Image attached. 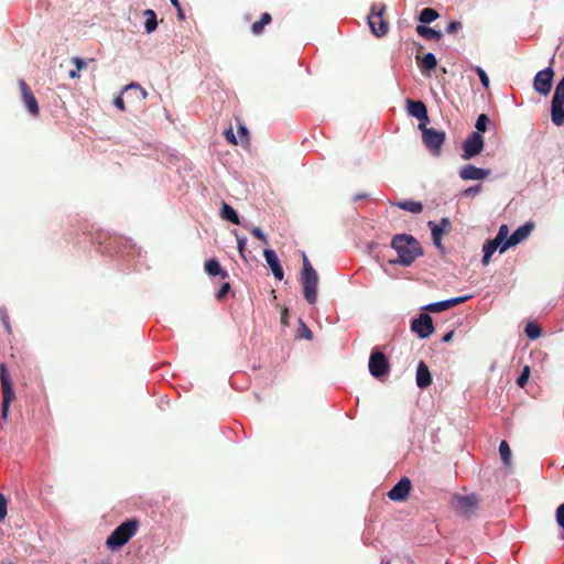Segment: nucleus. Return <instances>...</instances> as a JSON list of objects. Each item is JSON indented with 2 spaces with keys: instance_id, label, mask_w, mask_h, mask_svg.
<instances>
[{
  "instance_id": "31",
  "label": "nucleus",
  "mask_w": 564,
  "mask_h": 564,
  "mask_svg": "<svg viewBox=\"0 0 564 564\" xmlns=\"http://www.w3.org/2000/svg\"><path fill=\"white\" fill-rule=\"evenodd\" d=\"M499 453H500V457H501L502 463L506 466H510V464H511V449H510V446L507 443V441H501V443L499 445Z\"/></svg>"
},
{
  "instance_id": "23",
  "label": "nucleus",
  "mask_w": 564,
  "mask_h": 564,
  "mask_svg": "<svg viewBox=\"0 0 564 564\" xmlns=\"http://www.w3.org/2000/svg\"><path fill=\"white\" fill-rule=\"evenodd\" d=\"M416 33L430 41H440L442 37V33L423 24H420L415 29Z\"/></svg>"
},
{
  "instance_id": "41",
  "label": "nucleus",
  "mask_w": 564,
  "mask_h": 564,
  "mask_svg": "<svg viewBox=\"0 0 564 564\" xmlns=\"http://www.w3.org/2000/svg\"><path fill=\"white\" fill-rule=\"evenodd\" d=\"M250 232L256 237L257 239L261 240L264 245H268V238L262 232V230L259 227H251Z\"/></svg>"
},
{
  "instance_id": "3",
  "label": "nucleus",
  "mask_w": 564,
  "mask_h": 564,
  "mask_svg": "<svg viewBox=\"0 0 564 564\" xmlns=\"http://www.w3.org/2000/svg\"><path fill=\"white\" fill-rule=\"evenodd\" d=\"M479 502L480 499L476 494H455L451 499V508L457 516L469 519L476 513Z\"/></svg>"
},
{
  "instance_id": "51",
  "label": "nucleus",
  "mask_w": 564,
  "mask_h": 564,
  "mask_svg": "<svg viewBox=\"0 0 564 564\" xmlns=\"http://www.w3.org/2000/svg\"><path fill=\"white\" fill-rule=\"evenodd\" d=\"M491 242H494V245L498 248V249H501V247L503 246V243L507 241L506 239H503L502 237H499L498 235L496 236L495 239L490 240Z\"/></svg>"
},
{
  "instance_id": "43",
  "label": "nucleus",
  "mask_w": 564,
  "mask_h": 564,
  "mask_svg": "<svg viewBox=\"0 0 564 564\" xmlns=\"http://www.w3.org/2000/svg\"><path fill=\"white\" fill-rule=\"evenodd\" d=\"M555 519L557 524L564 529V503L560 505L555 512Z\"/></svg>"
},
{
  "instance_id": "11",
  "label": "nucleus",
  "mask_w": 564,
  "mask_h": 564,
  "mask_svg": "<svg viewBox=\"0 0 564 564\" xmlns=\"http://www.w3.org/2000/svg\"><path fill=\"white\" fill-rule=\"evenodd\" d=\"M411 329L420 338H427L434 332L432 317L426 313L420 314L417 318L412 321Z\"/></svg>"
},
{
  "instance_id": "13",
  "label": "nucleus",
  "mask_w": 564,
  "mask_h": 564,
  "mask_svg": "<svg viewBox=\"0 0 564 564\" xmlns=\"http://www.w3.org/2000/svg\"><path fill=\"white\" fill-rule=\"evenodd\" d=\"M411 488V480L408 477H403L388 491V497L392 501H404L408 498Z\"/></svg>"
},
{
  "instance_id": "18",
  "label": "nucleus",
  "mask_w": 564,
  "mask_h": 564,
  "mask_svg": "<svg viewBox=\"0 0 564 564\" xmlns=\"http://www.w3.org/2000/svg\"><path fill=\"white\" fill-rule=\"evenodd\" d=\"M470 296H459V297H453L449 300L435 302L426 305L424 310L432 312V313H438L448 308H452L458 304H462L466 302Z\"/></svg>"
},
{
  "instance_id": "21",
  "label": "nucleus",
  "mask_w": 564,
  "mask_h": 564,
  "mask_svg": "<svg viewBox=\"0 0 564 564\" xmlns=\"http://www.w3.org/2000/svg\"><path fill=\"white\" fill-rule=\"evenodd\" d=\"M551 120L557 127L564 126V102L552 99Z\"/></svg>"
},
{
  "instance_id": "24",
  "label": "nucleus",
  "mask_w": 564,
  "mask_h": 564,
  "mask_svg": "<svg viewBox=\"0 0 564 564\" xmlns=\"http://www.w3.org/2000/svg\"><path fill=\"white\" fill-rule=\"evenodd\" d=\"M272 22V17L270 13L264 12L261 14L260 19L252 23L251 25V32L254 35L262 34L264 26L269 25Z\"/></svg>"
},
{
  "instance_id": "33",
  "label": "nucleus",
  "mask_w": 564,
  "mask_h": 564,
  "mask_svg": "<svg viewBox=\"0 0 564 564\" xmlns=\"http://www.w3.org/2000/svg\"><path fill=\"white\" fill-rule=\"evenodd\" d=\"M527 336L530 338V339H536L541 336L542 334V329L539 325L534 324V323H529L527 326H525V329H524Z\"/></svg>"
},
{
  "instance_id": "15",
  "label": "nucleus",
  "mask_w": 564,
  "mask_h": 564,
  "mask_svg": "<svg viewBox=\"0 0 564 564\" xmlns=\"http://www.w3.org/2000/svg\"><path fill=\"white\" fill-rule=\"evenodd\" d=\"M533 228V225L525 224L523 226H520L517 228L512 235L507 239V241L503 243V246L500 249V252H505L508 248L514 247L521 241H523L531 232Z\"/></svg>"
},
{
  "instance_id": "38",
  "label": "nucleus",
  "mask_w": 564,
  "mask_h": 564,
  "mask_svg": "<svg viewBox=\"0 0 564 564\" xmlns=\"http://www.w3.org/2000/svg\"><path fill=\"white\" fill-rule=\"evenodd\" d=\"M475 72L477 73L482 86L488 89L489 88V77L488 75L486 74V72L479 67V66H476L475 67Z\"/></svg>"
},
{
  "instance_id": "36",
  "label": "nucleus",
  "mask_w": 564,
  "mask_h": 564,
  "mask_svg": "<svg viewBox=\"0 0 564 564\" xmlns=\"http://www.w3.org/2000/svg\"><path fill=\"white\" fill-rule=\"evenodd\" d=\"M238 133L240 137L241 144H249V131H248L247 127L243 126L239 120H238Z\"/></svg>"
},
{
  "instance_id": "12",
  "label": "nucleus",
  "mask_w": 564,
  "mask_h": 564,
  "mask_svg": "<svg viewBox=\"0 0 564 564\" xmlns=\"http://www.w3.org/2000/svg\"><path fill=\"white\" fill-rule=\"evenodd\" d=\"M19 86H20V90H21L22 100H23V104H24L26 110L33 117L39 116V113H40L39 104H37V100L34 96V94L32 93L31 88L23 79L19 82Z\"/></svg>"
},
{
  "instance_id": "44",
  "label": "nucleus",
  "mask_w": 564,
  "mask_h": 564,
  "mask_svg": "<svg viewBox=\"0 0 564 564\" xmlns=\"http://www.w3.org/2000/svg\"><path fill=\"white\" fill-rule=\"evenodd\" d=\"M229 290H230V284L228 282L224 283L220 286V289L218 290V292L216 293V299L218 301H223L227 296Z\"/></svg>"
},
{
  "instance_id": "47",
  "label": "nucleus",
  "mask_w": 564,
  "mask_h": 564,
  "mask_svg": "<svg viewBox=\"0 0 564 564\" xmlns=\"http://www.w3.org/2000/svg\"><path fill=\"white\" fill-rule=\"evenodd\" d=\"M315 272L313 265L311 264L310 260L305 254H303V270L302 273H311Z\"/></svg>"
},
{
  "instance_id": "53",
  "label": "nucleus",
  "mask_w": 564,
  "mask_h": 564,
  "mask_svg": "<svg viewBox=\"0 0 564 564\" xmlns=\"http://www.w3.org/2000/svg\"><path fill=\"white\" fill-rule=\"evenodd\" d=\"M453 336H454V332H453V330H451V332L446 333V334L443 336L442 340H443L444 343H449V341L452 340Z\"/></svg>"
},
{
  "instance_id": "6",
  "label": "nucleus",
  "mask_w": 564,
  "mask_h": 564,
  "mask_svg": "<svg viewBox=\"0 0 564 564\" xmlns=\"http://www.w3.org/2000/svg\"><path fill=\"white\" fill-rule=\"evenodd\" d=\"M301 283L303 286V295L310 304H315L317 301V284L318 275L315 272L301 273Z\"/></svg>"
},
{
  "instance_id": "45",
  "label": "nucleus",
  "mask_w": 564,
  "mask_h": 564,
  "mask_svg": "<svg viewBox=\"0 0 564 564\" xmlns=\"http://www.w3.org/2000/svg\"><path fill=\"white\" fill-rule=\"evenodd\" d=\"M462 28H463L462 22H459V21H452L447 25L446 32L449 33V34H454V33L458 32Z\"/></svg>"
},
{
  "instance_id": "16",
  "label": "nucleus",
  "mask_w": 564,
  "mask_h": 564,
  "mask_svg": "<svg viewBox=\"0 0 564 564\" xmlns=\"http://www.w3.org/2000/svg\"><path fill=\"white\" fill-rule=\"evenodd\" d=\"M491 174L489 169H480L471 164L464 165L459 171V176L465 181H477L487 178Z\"/></svg>"
},
{
  "instance_id": "60",
  "label": "nucleus",
  "mask_w": 564,
  "mask_h": 564,
  "mask_svg": "<svg viewBox=\"0 0 564 564\" xmlns=\"http://www.w3.org/2000/svg\"><path fill=\"white\" fill-rule=\"evenodd\" d=\"M382 564H390V562H389V561H386V562H383Z\"/></svg>"
},
{
  "instance_id": "54",
  "label": "nucleus",
  "mask_w": 564,
  "mask_h": 564,
  "mask_svg": "<svg viewBox=\"0 0 564 564\" xmlns=\"http://www.w3.org/2000/svg\"><path fill=\"white\" fill-rule=\"evenodd\" d=\"M281 323L283 325H288V310L286 308H284L281 314Z\"/></svg>"
},
{
  "instance_id": "27",
  "label": "nucleus",
  "mask_w": 564,
  "mask_h": 564,
  "mask_svg": "<svg viewBox=\"0 0 564 564\" xmlns=\"http://www.w3.org/2000/svg\"><path fill=\"white\" fill-rule=\"evenodd\" d=\"M416 58H417V63H419L420 67L423 69L431 70V69H434L437 65L436 57L433 53H427L422 58L416 56Z\"/></svg>"
},
{
  "instance_id": "32",
  "label": "nucleus",
  "mask_w": 564,
  "mask_h": 564,
  "mask_svg": "<svg viewBox=\"0 0 564 564\" xmlns=\"http://www.w3.org/2000/svg\"><path fill=\"white\" fill-rule=\"evenodd\" d=\"M498 248L494 245V242H491L490 240H488L484 247H482V251H484V256H482V264L484 265H487L489 264L490 262V259H491V256L494 254V252L497 250Z\"/></svg>"
},
{
  "instance_id": "22",
  "label": "nucleus",
  "mask_w": 564,
  "mask_h": 564,
  "mask_svg": "<svg viewBox=\"0 0 564 564\" xmlns=\"http://www.w3.org/2000/svg\"><path fill=\"white\" fill-rule=\"evenodd\" d=\"M205 271L210 276L220 275L223 279L228 278V272L223 270L217 259H209L205 262Z\"/></svg>"
},
{
  "instance_id": "57",
  "label": "nucleus",
  "mask_w": 564,
  "mask_h": 564,
  "mask_svg": "<svg viewBox=\"0 0 564 564\" xmlns=\"http://www.w3.org/2000/svg\"><path fill=\"white\" fill-rule=\"evenodd\" d=\"M176 9H177V15H178V18H180L181 20H183V19H184V12H183V10H182L181 6H180L178 8H176Z\"/></svg>"
},
{
  "instance_id": "56",
  "label": "nucleus",
  "mask_w": 564,
  "mask_h": 564,
  "mask_svg": "<svg viewBox=\"0 0 564 564\" xmlns=\"http://www.w3.org/2000/svg\"><path fill=\"white\" fill-rule=\"evenodd\" d=\"M78 72H79V70H77V69H75V70H70V72L68 73V76H69L70 78H73V79H74V78H78V77H79Z\"/></svg>"
},
{
  "instance_id": "58",
  "label": "nucleus",
  "mask_w": 564,
  "mask_h": 564,
  "mask_svg": "<svg viewBox=\"0 0 564 564\" xmlns=\"http://www.w3.org/2000/svg\"><path fill=\"white\" fill-rule=\"evenodd\" d=\"M2 324H3V326L6 327V329H7L8 332H10L9 323L7 322V319H6V317H4V316H2Z\"/></svg>"
},
{
  "instance_id": "10",
  "label": "nucleus",
  "mask_w": 564,
  "mask_h": 564,
  "mask_svg": "<svg viewBox=\"0 0 564 564\" xmlns=\"http://www.w3.org/2000/svg\"><path fill=\"white\" fill-rule=\"evenodd\" d=\"M554 72L552 67L540 70L533 80L534 89L541 95H547L551 91Z\"/></svg>"
},
{
  "instance_id": "5",
  "label": "nucleus",
  "mask_w": 564,
  "mask_h": 564,
  "mask_svg": "<svg viewBox=\"0 0 564 564\" xmlns=\"http://www.w3.org/2000/svg\"><path fill=\"white\" fill-rule=\"evenodd\" d=\"M384 12V4H373L368 15L370 30L378 37L386 35L389 29V24L383 18Z\"/></svg>"
},
{
  "instance_id": "4",
  "label": "nucleus",
  "mask_w": 564,
  "mask_h": 564,
  "mask_svg": "<svg viewBox=\"0 0 564 564\" xmlns=\"http://www.w3.org/2000/svg\"><path fill=\"white\" fill-rule=\"evenodd\" d=\"M422 132V141L433 155H440L442 145L445 141V132L434 128H427L426 124H419Z\"/></svg>"
},
{
  "instance_id": "30",
  "label": "nucleus",
  "mask_w": 564,
  "mask_h": 564,
  "mask_svg": "<svg viewBox=\"0 0 564 564\" xmlns=\"http://www.w3.org/2000/svg\"><path fill=\"white\" fill-rule=\"evenodd\" d=\"M440 17L438 12L433 8H424L419 15L421 23H431Z\"/></svg>"
},
{
  "instance_id": "9",
  "label": "nucleus",
  "mask_w": 564,
  "mask_h": 564,
  "mask_svg": "<svg viewBox=\"0 0 564 564\" xmlns=\"http://www.w3.org/2000/svg\"><path fill=\"white\" fill-rule=\"evenodd\" d=\"M14 398L15 394L11 386L10 376L2 364V421L7 420L9 405Z\"/></svg>"
},
{
  "instance_id": "19",
  "label": "nucleus",
  "mask_w": 564,
  "mask_h": 564,
  "mask_svg": "<svg viewBox=\"0 0 564 564\" xmlns=\"http://www.w3.org/2000/svg\"><path fill=\"white\" fill-rule=\"evenodd\" d=\"M263 256L274 278L279 281L283 280L284 272L275 252L271 249H264Z\"/></svg>"
},
{
  "instance_id": "8",
  "label": "nucleus",
  "mask_w": 564,
  "mask_h": 564,
  "mask_svg": "<svg viewBox=\"0 0 564 564\" xmlns=\"http://www.w3.org/2000/svg\"><path fill=\"white\" fill-rule=\"evenodd\" d=\"M369 371L375 378H380L388 373L389 362L383 352L373 350L369 358Z\"/></svg>"
},
{
  "instance_id": "20",
  "label": "nucleus",
  "mask_w": 564,
  "mask_h": 564,
  "mask_svg": "<svg viewBox=\"0 0 564 564\" xmlns=\"http://www.w3.org/2000/svg\"><path fill=\"white\" fill-rule=\"evenodd\" d=\"M432 383V376L429 367L424 361H420L416 369V384L421 389L430 387Z\"/></svg>"
},
{
  "instance_id": "17",
  "label": "nucleus",
  "mask_w": 564,
  "mask_h": 564,
  "mask_svg": "<svg viewBox=\"0 0 564 564\" xmlns=\"http://www.w3.org/2000/svg\"><path fill=\"white\" fill-rule=\"evenodd\" d=\"M123 95L129 102L139 104L145 100L148 93L139 84L131 83L124 87Z\"/></svg>"
},
{
  "instance_id": "2",
  "label": "nucleus",
  "mask_w": 564,
  "mask_h": 564,
  "mask_svg": "<svg viewBox=\"0 0 564 564\" xmlns=\"http://www.w3.org/2000/svg\"><path fill=\"white\" fill-rule=\"evenodd\" d=\"M138 519H129L118 525L106 540V546L111 550H118L127 544L133 538L139 529Z\"/></svg>"
},
{
  "instance_id": "34",
  "label": "nucleus",
  "mask_w": 564,
  "mask_h": 564,
  "mask_svg": "<svg viewBox=\"0 0 564 564\" xmlns=\"http://www.w3.org/2000/svg\"><path fill=\"white\" fill-rule=\"evenodd\" d=\"M530 375H531V369L529 366H524L523 369H522V372L521 375L519 376V378L517 379V384L520 387V388H524L525 384L528 383L529 381V378H530Z\"/></svg>"
},
{
  "instance_id": "52",
  "label": "nucleus",
  "mask_w": 564,
  "mask_h": 564,
  "mask_svg": "<svg viewBox=\"0 0 564 564\" xmlns=\"http://www.w3.org/2000/svg\"><path fill=\"white\" fill-rule=\"evenodd\" d=\"M508 232H509V230H508L507 225H502V226H500V228H499V230H498V234H497V235H498L499 237H502L503 239H506V240H507Z\"/></svg>"
},
{
  "instance_id": "1",
  "label": "nucleus",
  "mask_w": 564,
  "mask_h": 564,
  "mask_svg": "<svg viewBox=\"0 0 564 564\" xmlns=\"http://www.w3.org/2000/svg\"><path fill=\"white\" fill-rule=\"evenodd\" d=\"M391 247L398 253V258L390 261L393 264L409 267L423 254L420 242L408 234L395 235L391 240Z\"/></svg>"
},
{
  "instance_id": "40",
  "label": "nucleus",
  "mask_w": 564,
  "mask_h": 564,
  "mask_svg": "<svg viewBox=\"0 0 564 564\" xmlns=\"http://www.w3.org/2000/svg\"><path fill=\"white\" fill-rule=\"evenodd\" d=\"M236 239H237L238 251H239L240 256L246 260L245 248L247 246V238L236 235Z\"/></svg>"
},
{
  "instance_id": "26",
  "label": "nucleus",
  "mask_w": 564,
  "mask_h": 564,
  "mask_svg": "<svg viewBox=\"0 0 564 564\" xmlns=\"http://www.w3.org/2000/svg\"><path fill=\"white\" fill-rule=\"evenodd\" d=\"M221 217L235 225L240 224V219H239L237 212L230 205H228L226 203H223Z\"/></svg>"
},
{
  "instance_id": "48",
  "label": "nucleus",
  "mask_w": 564,
  "mask_h": 564,
  "mask_svg": "<svg viewBox=\"0 0 564 564\" xmlns=\"http://www.w3.org/2000/svg\"><path fill=\"white\" fill-rule=\"evenodd\" d=\"M225 138L231 144H238L235 133L232 131V128H229L228 130L225 131Z\"/></svg>"
},
{
  "instance_id": "55",
  "label": "nucleus",
  "mask_w": 564,
  "mask_h": 564,
  "mask_svg": "<svg viewBox=\"0 0 564 564\" xmlns=\"http://www.w3.org/2000/svg\"><path fill=\"white\" fill-rule=\"evenodd\" d=\"M6 516H7V500L2 496V520L4 519Z\"/></svg>"
},
{
  "instance_id": "39",
  "label": "nucleus",
  "mask_w": 564,
  "mask_h": 564,
  "mask_svg": "<svg viewBox=\"0 0 564 564\" xmlns=\"http://www.w3.org/2000/svg\"><path fill=\"white\" fill-rule=\"evenodd\" d=\"M482 189V185L481 184H476V185H473L468 188H466L464 192H463V195L466 196V197H474L476 196L478 193H480Z\"/></svg>"
},
{
  "instance_id": "42",
  "label": "nucleus",
  "mask_w": 564,
  "mask_h": 564,
  "mask_svg": "<svg viewBox=\"0 0 564 564\" xmlns=\"http://www.w3.org/2000/svg\"><path fill=\"white\" fill-rule=\"evenodd\" d=\"M299 337L305 339H312L311 329L301 321V326L299 328Z\"/></svg>"
},
{
  "instance_id": "7",
  "label": "nucleus",
  "mask_w": 564,
  "mask_h": 564,
  "mask_svg": "<svg viewBox=\"0 0 564 564\" xmlns=\"http://www.w3.org/2000/svg\"><path fill=\"white\" fill-rule=\"evenodd\" d=\"M484 138L479 132H471L463 142V159L470 160L478 155L484 149Z\"/></svg>"
},
{
  "instance_id": "49",
  "label": "nucleus",
  "mask_w": 564,
  "mask_h": 564,
  "mask_svg": "<svg viewBox=\"0 0 564 564\" xmlns=\"http://www.w3.org/2000/svg\"><path fill=\"white\" fill-rule=\"evenodd\" d=\"M115 106L120 109L121 111H124L126 110V105H124V100L122 98V96H118L115 101H113Z\"/></svg>"
},
{
  "instance_id": "35",
  "label": "nucleus",
  "mask_w": 564,
  "mask_h": 564,
  "mask_svg": "<svg viewBox=\"0 0 564 564\" xmlns=\"http://www.w3.org/2000/svg\"><path fill=\"white\" fill-rule=\"evenodd\" d=\"M489 121V118L487 115L485 113H481L478 116L477 120H476V129L477 131L476 132H485L487 130V123Z\"/></svg>"
},
{
  "instance_id": "37",
  "label": "nucleus",
  "mask_w": 564,
  "mask_h": 564,
  "mask_svg": "<svg viewBox=\"0 0 564 564\" xmlns=\"http://www.w3.org/2000/svg\"><path fill=\"white\" fill-rule=\"evenodd\" d=\"M552 99L564 102V83L562 80L556 85Z\"/></svg>"
},
{
  "instance_id": "50",
  "label": "nucleus",
  "mask_w": 564,
  "mask_h": 564,
  "mask_svg": "<svg viewBox=\"0 0 564 564\" xmlns=\"http://www.w3.org/2000/svg\"><path fill=\"white\" fill-rule=\"evenodd\" d=\"M433 242L437 248H442V237L438 236V231L434 230V234H432Z\"/></svg>"
},
{
  "instance_id": "25",
  "label": "nucleus",
  "mask_w": 564,
  "mask_h": 564,
  "mask_svg": "<svg viewBox=\"0 0 564 564\" xmlns=\"http://www.w3.org/2000/svg\"><path fill=\"white\" fill-rule=\"evenodd\" d=\"M144 29L147 33H152L158 26L156 14L153 10L147 9L143 11Z\"/></svg>"
},
{
  "instance_id": "28",
  "label": "nucleus",
  "mask_w": 564,
  "mask_h": 564,
  "mask_svg": "<svg viewBox=\"0 0 564 564\" xmlns=\"http://www.w3.org/2000/svg\"><path fill=\"white\" fill-rule=\"evenodd\" d=\"M397 205L401 209L413 213V214H420L423 210V205L421 202L404 200V202L398 203Z\"/></svg>"
},
{
  "instance_id": "61",
  "label": "nucleus",
  "mask_w": 564,
  "mask_h": 564,
  "mask_svg": "<svg viewBox=\"0 0 564 564\" xmlns=\"http://www.w3.org/2000/svg\"><path fill=\"white\" fill-rule=\"evenodd\" d=\"M561 80L564 83V75H563V78Z\"/></svg>"
},
{
  "instance_id": "46",
  "label": "nucleus",
  "mask_w": 564,
  "mask_h": 564,
  "mask_svg": "<svg viewBox=\"0 0 564 564\" xmlns=\"http://www.w3.org/2000/svg\"><path fill=\"white\" fill-rule=\"evenodd\" d=\"M72 63L75 65L76 69L77 70H82V69H85L87 67V64L85 61H83L80 57L78 56H74L72 57Z\"/></svg>"
},
{
  "instance_id": "14",
  "label": "nucleus",
  "mask_w": 564,
  "mask_h": 564,
  "mask_svg": "<svg viewBox=\"0 0 564 564\" xmlns=\"http://www.w3.org/2000/svg\"><path fill=\"white\" fill-rule=\"evenodd\" d=\"M406 109L410 116L416 118L420 121L419 124H427L430 121L427 109L423 101L408 99Z\"/></svg>"
},
{
  "instance_id": "29",
  "label": "nucleus",
  "mask_w": 564,
  "mask_h": 564,
  "mask_svg": "<svg viewBox=\"0 0 564 564\" xmlns=\"http://www.w3.org/2000/svg\"><path fill=\"white\" fill-rule=\"evenodd\" d=\"M429 227L431 228V232L434 234V230L438 231V236H443L445 231H448L451 229V221L448 218H442L438 224H435L434 221H429Z\"/></svg>"
},
{
  "instance_id": "59",
  "label": "nucleus",
  "mask_w": 564,
  "mask_h": 564,
  "mask_svg": "<svg viewBox=\"0 0 564 564\" xmlns=\"http://www.w3.org/2000/svg\"><path fill=\"white\" fill-rule=\"evenodd\" d=\"M174 8H178L181 4L178 0H170Z\"/></svg>"
}]
</instances>
